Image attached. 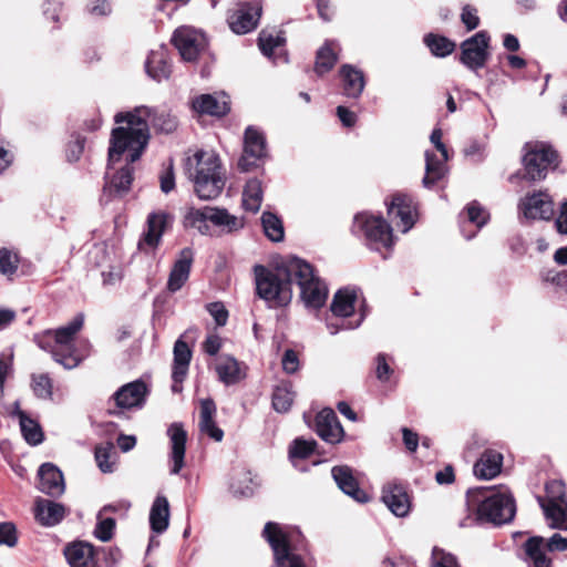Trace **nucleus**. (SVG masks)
Masks as SVG:
<instances>
[{"mask_svg": "<svg viewBox=\"0 0 567 567\" xmlns=\"http://www.w3.org/2000/svg\"><path fill=\"white\" fill-rule=\"evenodd\" d=\"M117 124L110 138V161L115 163L124 152L131 162L140 159L150 140V122L159 131L172 133L177 127L176 116L171 112H155L147 106H137L114 116Z\"/></svg>", "mask_w": 567, "mask_h": 567, "instance_id": "f257e3e1", "label": "nucleus"}, {"mask_svg": "<svg viewBox=\"0 0 567 567\" xmlns=\"http://www.w3.org/2000/svg\"><path fill=\"white\" fill-rule=\"evenodd\" d=\"M83 322V315H78L66 326L37 336L35 342L41 349L51 352L54 361L63 368L69 370L76 368L89 354L87 342L84 340L75 342L74 339Z\"/></svg>", "mask_w": 567, "mask_h": 567, "instance_id": "f03ea898", "label": "nucleus"}, {"mask_svg": "<svg viewBox=\"0 0 567 567\" xmlns=\"http://www.w3.org/2000/svg\"><path fill=\"white\" fill-rule=\"evenodd\" d=\"M466 504L470 511L475 512L476 517L462 520L461 527H467L474 520L502 525L511 522L516 512L514 498L505 489L470 488L466 493Z\"/></svg>", "mask_w": 567, "mask_h": 567, "instance_id": "7ed1b4c3", "label": "nucleus"}, {"mask_svg": "<svg viewBox=\"0 0 567 567\" xmlns=\"http://www.w3.org/2000/svg\"><path fill=\"white\" fill-rule=\"evenodd\" d=\"M257 296L265 300L270 308L285 307L292 299V271L290 259L285 266L276 269L262 265L254 267Z\"/></svg>", "mask_w": 567, "mask_h": 567, "instance_id": "20e7f679", "label": "nucleus"}, {"mask_svg": "<svg viewBox=\"0 0 567 567\" xmlns=\"http://www.w3.org/2000/svg\"><path fill=\"white\" fill-rule=\"evenodd\" d=\"M188 173L200 199L218 197L225 186L219 157L213 152L198 151L188 158Z\"/></svg>", "mask_w": 567, "mask_h": 567, "instance_id": "39448f33", "label": "nucleus"}, {"mask_svg": "<svg viewBox=\"0 0 567 567\" xmlns=\"http://www.w3.org/2000/svg\"><path fill=\"white\" fill-rule=\"evenodd\" d=\"M262 535L271 546L277 567H306L299 553L303 548V537L299 530H287L279 524L269 522L265 525Z\"/></svg>", "mask_w": 567, "mask_h": 567, "instance_id": "423d86ee", "label": "nucleus"}, {"mask_svg": "<svg viewBox=\"0 0 567 567\" xmlns=\"http://www.w3.org/2000/svg\"><path fill=\"white\" fill-rule=\"evenodd\" d=\"M359 290L353 287L339 289L332 299L330 309L336 317V321L329 320L327 328L331 334L340 330H351L358 328L364 319V312L355 313Z\"/></svg>", "mask_w": 567, "mask_h": 567, "instance_id": "0eeeda50", "label": "nucleus"}, {"mask_svg": "<svg viewBox=\"0 0 567 567\" xmlns=\"http://www.w3.org/2000/svg\"><path fill=\"white\" fill-rule=\"evenodd\" d=\"M290 270L292 278L297 280L300 288V296L307 308L318 309L322 307L328 297V288L315 274V270L307 261L293 257L290 258Z\"/></svg>", "mask_w": 567, "mask_h": 567, "instance_id": "6e6552de", "label": "nucleus"}, {"mask_svg": "<svg viewBox=\"0 0 567 567\" xmlns=\"http://www.w3.org/2000/svg\"><path fill=\"white\" fill-rule=\"evenodd\" d=\"M353 233L363 236L367 245L374 250L391 249L393 246L392 228L382 218L367 213L354 217Z\"/></svg>", "mask_w": 567, "mask_h": 567, "instance_id": "1a4fd4ad", "label": "nucleus"}, {"mask_svg": "<svg viewBox=\"0 0 567 567\" xmlns=\"http://www.w3.org/2000/svg\"><path fill=\"white\" fill-rule=\"evenodd\" d=\"M186 224L205 233L206 221L226 233H233L244 227V219L228 213L225 208L205 206L203 208H189L185 215Z\"/></svg>", "mask_w": 567, "mask_h": 567, "instance_id": "9d476101", "label": "nucleus"}, {"mask_svg": "<svg viewBox=\"0 0 567 567\" xmlns=\"http://www.w3.org/2000/svg\"><path fill=\"white\" fill-rule=\"evenodd\" d=\"M546 495L537 501L543 508L548 525L556 529H567L566 488L561 481L554 480L545 486Z\"/></svg>", "mask_w": 567, "mask_h": 567, "instance_id": "9b49d317", "label": "nucleus"}, {"mask_svg": "<svg viewBox=\"0 0 567 567\" xmlns=\"http://www.w3.org/2000/svg\"><path fill=\"white\" fill-rule=\"evenodd\" d=\"M132 163L127 151L115 163H111L109 159L107 182L104 187L105 194L122 196L130 190L133 181Z\"/></svg>", "mask_w": 567, "mask_h": 567, "instance_id": "f8f14e48", "label": "nucleus"}, {"mask_svg": "<svg viewBox=\"0 0 567 567\" xmlns=\"http://www.w3.org/2000/svg\"><path fill=\"white\" fill-rule=\"evenodd\" d=\"M556 153L544 144L535 145L523 157L525 178L540 181L546 177L548 167L555 162Z\"/></svg>", "mask_w": 567, "mask_h": 567, "instance_id": "ddd939ff", "label": "nucleus"}, {"mask_svg": "<svg viewBox=\"0 0 567 567\" xmlns=\"http://www.w3.org/2000/svg\"><path fill=\"white\" fill-rule=\"evenodd\" d=\"M172 41L182 59L188 62L195 61L207 45L204 33L190 27L176 29Z\"/></svg>", "mask_w": 567, "mask_h": 567, "instance_id": "4468645a", "label": "nucleus"}, {"mask_svg": "<svg viewBox=\"0 0 567 567\" xmlns=\"http://www.w3.org/2000/svg\"><path fill=\"white\" fill-rule=\"evenodd\" d=\"M489 37L486 31H480L461 44L460 61L470 70L483 68L488 59Z\"/></svg>", "mask_w": 567, "mask_h": 567, "instance_id": "2eb2a0df", "label": "nucleus"}, {"mask_svg": "<svg viewBox=\"0 0 567 567\" xmlns=\"http://www.w3.org/2000/svg\"><path fill=\"white\" fill-rule=\"evenodd\" d=\"M196 329H188L186 330L175 342L174 349H173V369H172V379H173V385L172 390L174 392H181L182 390V382L185 380L187 373L189 363L192 360V350L188 347L185 339L190 338L192 334H196Z\"/></svg>", "mask_w": 567, "mask_h": 567, "instance_id": "dca6fc26", "label": "nucleus"}, {"mask_svg": "<svg viewBox=\"0 0 567 567\" xmlns=\"http://www.w3.org/2000/svg\"><path fill=\"white\" fill-rule=\"evenodd\" d=\"M266 155L267 148L264 134L254 126H248L245 131L244 153L239 158L238 166L241 171L248 172L256 167L258 162L266 157Z\"/></svg>", "mask_w": 567, "mask_h": 567, "instance_id": "f3484780", "label": "nucleus"}, {"mask_svg": "<svg viewBox=\"0 0 567 567\" xmlns=\"http://www.w3.org/2000/svg\"><path fill=\"white\" fill-rule=\"evenodd\" d=\"M388 205V215L395 226L402 231H409L416 217V209L413 199L404 194H395Z\"/></svg>", "mask_w": 567, "mask_h": 567, "instance_id": "a211bd4d", "label": "nucleus"}, {"mask_svg": "<svg viewBox=\"0 0 567 567\" xmlns=\"http://www.w3.org/2000/svg\"><path fill=\"white\" fill-rule=\"evenodd\" d=\"M166 433L169 439V473L177 475L185 466L187 432L182 423H172Z\"/></svg>", "mask_w": 567, "mask_h": 567, "instance_id": "6ab92c4d", "label": "nucleus"}, {"mask_svg": "<svg viewBox=\"0 0 567 567\" xmlns=\"http://www.w3.org/2000/svg\"><path fill=\"white\" fill-rule=\"evenodd\" d=\"M518 208L526 219L549 220L554 215V203L545 192L527 195L520 200Z\"/></svg>", "mask_w": 567, "mask_h": 567, "instance_id": "aec40b11", "label": "nucleus"}, {"mask_svg": "<svg viewBox=\"0 0 567 567\" xmlns=\"http://www.w3.org/2000/svg\"><path fill=\"white\" fill-rule=\"evenodd\" d=\"M260 14L259 4L244 3L228 16V24L235 33L246 34L257 27Z\"/></svg>", "mask_w": 567, "mask_h": 567, "instance_id": "412c9836", "label": "nucleus"}, {"mask_svg": "<svg viewBox=\"0 0 567 567\" xmlns=\"http://www.w3.org/2000/svg\"><path fill=\"white\" fill-rule=\"evenodd\" d=\"M316 432L327 443L338 444L344 436L336 413L331 409H323L316 417Z\"/></svg>", "mask_w": 567, "mask_h": 567, "instance_id": "4be33fe9", "label": "nucleus"}, {"mask_svg": "<svg viewBox=\"0 0 567 567\" xmlns=\"http://www.w3.org/2000/svg\"><path fill=\"white\" fill-rule=\"evenodd\" d=\"M332 477L338 487L358 503H367L369 495L359 487L352 470L347 465L334 466L331 470Z\"/></svg>", "mask_w": 567, "mask_h": 567, "instance_id": "5701e85b", "label": "nucleus"}, {"mask_svg": "<svg viewBox=\"0 0 567 567\" xmlns=\"http://www.w3.org/2000/svg\"><path fill=\"white\" fill-rule=\"evenodd\" d=\"M147 393L146 384L136 380L124 384L114 394L113 399L120 409H133L142 406Z\"/></svg>", "mask_w": 567, "mask_h": 567, "instance_id": "b1692460", "label": "nucleus"}, {"mask_svg": "<svg viewBox=\"0 0 567 567\" xmlns=\"http://www.w3.org/2000/svg\"><path fill=\"white\" fill-rule=\"evenodd\" d=\"M38 488L50 496H60L64 493L65 485L62 472L51 463H44L38 471Z\"/></svg>", "mask_w": 567, "mask_h": 567, "instance_id": "393cba45", "label": "nucleus"}, {"mask_svg": "<svg viewBox=\"0 0 567 567\" xmlns=\"http://www.w3.org/2000/svg\"><path fill=\"white\" fill-rule=\"evenodd\" d=\"M193 260L194 254L190 248H184L179 252L167 281V289L171 292L178 291L188 280Z\"/></svg>", "mask_w": 567, "mask_h": 567, "instance_id": "a878e982", "label": "nucleus"}, {"mask_svg": "<svg viewBox=\"0 0 567 567\" xmlns=\"http://www.w3.org/2000/svg\"><path fill=\"white\" fill-rule=\"evenodd\" d=\"M33 513L35 520L40 525L52 527L63 519L65 508L62 504L42 497H37L34 501Z\"/></svg>", "mask_w": 567, "mask_h": 567, "instance_id": "bb28decb", "label": "nucleus"}, {"mask_svg": "<svg viewBox=\"0 0 567 567\" xmlns=\"http://www.w3.org/2000/svg\"><path fill=\"white\" fill-rule=\"evenodd\" d=\"M64 556L70 567H99L94 547L85 542H74L64 548Z\"/></svg>", "mask_w": 567, "mask_h": 567, "instance_id": "cd10ccee", "label": "nucleus"}, {"mask_svg": "<svg viewBox=\"0 0 567 567\" xmlns=\"http://www.w3.org/2000/svg\"><path fill=\"white\" fill-rule=\"evenodd\" d=\"M216 414V405L212 399L200 400L199 410V431L202 434L207 435L216 442H220L224 437V432L217 426L214 417Z\"/></svg>", "mask_w": 567, "mask_h": 567, "instance_id": "c85d7f7f", "label": "nucleus"}, {"mask_svg": "<svg viewBox=\"0 0 567 567\" xmlns=\"http://www.w3.org/2000/svg\"><path fill=\"white\" fill-rule=\"evenodd\" d=\"M193 109L198 113L223 116L229 112V99L226 94H202L193 101Z\"/></svg>", "mask_w": 567, "mask_h": 567, "instance_id": "c756f323", "label": "nucleus"}, {"mask_svg": "<svg viewBox=\"0 0 567 567\" xmlns=\"http://www.w3.org/2000/svg\"><path fill=\"white\" fill-rule=\"evenodd\" d=\"M215 371L220 382L233 385L240 382L246 373L245 369L234 357L221 355L217 359Z\"/></svg>", "mask_w": 567, "mask_h": 567, "instance_id": "7c9ffc66", "label": "nucleus"}, {"mask_svg": "<svg viewBox=\"0 0 567 567\" xmlns=\"http://www.w3.org/2000/svg\"><path fill=\"white\" fill-rule=\"evenodd\" d=\"M382 501L398 517H404L410 511V499L402 486L389 485L383 488Z\"/></svg>", "mask_w": 567, "mask_h": 567, "instance_id": "2f4dec72", "label": "nucleus"}, {"mask_svg": "<svg viewBox=\"0 0 567 567\" xmlns=\"http://www.w3.org/2000/svg\"><path fill=\"white\" fill-rule=\"evenodd\" d=\"M145 69L155 81L167 80L172 72L167 50L164 47L153 50L147 56Z\"/></svg>", "mask_w": 567, "mask_h": 567, "instance_id": "473e14b6", "label": "nucleus"}, {"mask_svg": "<svg viewBox=\"0 0 567 567\" xmlns=\"http://www.w3.org/2000/svg\"><path fill=\"white\" fill-rule=\"evenodd\" d=\"M503 455L496 451L487 450L474 464V474L481 480H492L502 470Z\"/></svg>", "mask_w": 567, "mask_h": 567, "instance_id": "72a5a7b5", "label": "nucleus"}, {"mask_svg": "<svg viewBox=\"0 0 567 567\" xmlns=\"http://www.w3.org/2000/svg\"><path fill=\"white\" fill-rule=\"evenodd\" d=\"M169 220L171 216L165 212L151 213L147 217V230L140 246L147 245L155 248L159 244Z\"/></svg>", "mask_w": 567, "mask_h": 567, "instance_id": "f704fd0d", "label": "nucleus"}, {"mask_svg": "<svg viewBox=\"0 0 567 567\" xmlns=\"http://www.w3.org/2000/svg\"><path fill=\"white\" fill-rule=\"evenodd\" d=\"M340 76L344 95L353 99L359 97L365 85L362 71L350 64H344L340 69Z\"/></svg>", "mask_w": 567, "mask_h": 567, "instance_id": "c9c22d12", "label": "nucleus"}, {"mask_svg": "<svg viewBox=\"0 0 567 567\" xmlns=\"http://www.w3.org/2000/svg\"><path fill=\"white\" fill-rule=\"evenodd\" d=\"M169 505L165 496H157L151 507L150 524L155 533H163L168 527Z\"/></svg>", "mask_w": 567, "mask_h": 567, "instance_id": "e433bc0d", "label": "nucleus"}, {"mask_svg": "<svg viewBox=\"0 0 567 567\" xmlns=\"http://www.w3.org/2000/svg\"><path fill=\"white\" fill-rule=\"evenodd\" d=\"M260 482L257 475L250 471L241 470L237 472L230 484V489L235 495L249 497L255 494Z\"/></svg>", "mask_w": 567, "mask_h": 567, "instance_id": "4c0bfd02", "label": "nucleus"}, {"mask_svg": "<svg viewBox=\"0 0 567 567\" xmlns=\"http://www.w3.org/2000/svg\"><path fill=\"white\" fill-rule=\"evenodd\" d=\"M425 176L423 185L432 187L437 181L444 177L446 173L445 162L443 157L439 158L434 153L425 152Z\"/></svg>", "mask_w": 567, "mask_h": 567, "instance_id": "58836bf2", "label": "nucleus"}, {"mask_svg": "<svg viewBox=\"0 0 567 567\" xmlns=\"http://www.w3.org/2000/svg\"><path fill=\"white\" fill-rule=\"evenodd\" d=\"M262 202L261 182L257 178H251L247 182L243 193V205L246 210L256 213L259 210Z\"/></svg>", "mask_w": 567, "mask_h": 567, "instance_id": "ea45409f", "label": "nucleus"}, {"mask_svg": "<svg viewBox=\"0 0 567 567\" xmlns=\"http://www.w3.org/2000/svg\"><path fill=\"white\" fill-rule=\"evenodd\" d=\"M543 537H532L525 543V553L533 567H549L550 560L543 550Z\"/></svg>", "mask_w": 567, "mask_h": 567, "instance_id": "a19ab883", "label": "nucleus"}, {"mask_svg": "<svg viewBox=\"0 0 567 567\" xmlns=\"http://www.w3.org/2000/svg\"><path fill=\"white\" fill-rule=\"evenodd\" d=\"M295 393L289 382L278 384L272 393V408L279 413H286L292 405Z\"/></svg>", "mask_w": 567, "mask_h": 567, "instance_id": "79ce46f5", "label": "nucleus"}, {"mask_svg": "<svg viewBox=\"0 0 567 567\" xmlns=\"http://www.w3.org/2000/svg\"><path fill=\"white\" fill-rule=\"evenodd\" d=\"M261 225L265 235L271 241L279 243L284 240V225L281 219L277 215L270 212H264L261 215Z\"/></svg>", "mask_w": 567, "mask_h": 567, "instance_id": "37998d69", "label": "nucleus"}, {"mask_svg": "<svg viewBox=\"0 0 567 567\" xmlns=\"http://www.w3.org/2000/svg\"><path fill=\"white\" fill-rule=\"evenodd\" d=\"M424 43L431 53L437 58H445L455 50V43L450 39L430 33L424 37Z\"/></svg>", "mask_w": 567, "mask_h": 567, "instance_id": "c03bdc74", "label": "nucleus"}, {"mask_svg": "<svg viewBox=\"0 0 567 567\" xmlns=\"http://www.w3.org/2000/svg\"><path fill=\"white\" fill-rule=\"evenodd\" d=\"M331 44L332 43L327 42L317 52L315 71L319 75L329 72L338 60V56L331 48Z\"/></svg>", "mask_w": 567, "mask_h": 567, "instance_id": "a18cd8bd", "label": "nucleus"}, {"mask_svg": "<svg viewBox=\"0 0 567 567\" xmlns=\"http://www.w3.org/2000/svg\"><path fill=\"white\" fill-rule=\"evenodd\" d=\"M20 424V430L22 433L23 439L27 441L30 445H38L42 443L43 441V432L40 426V424L31 419V417H23Z\"/></svg>", "mask_w": 567, "mask_h": 567, "instance_id": "49530a36", "label": "nucleus"}, {"mask_svg": "<svg viewBox=\"0 0 567 567\" xmlns=\"http://www.w3.org/2000/svg\"><path fill=\"white\" fill-rule=\"evenodd\" d=\"M285 38L280 33L262 30L259 34L258 44L261 52L270 56L271 53L284 45Z\"/></svg>", "mask_w": 567, "mask_h": 567, "instance_id": "de8ad7c7", "label": "nucleus"}, {"mask_svg": "<svg viewBox=\"0 0 567 567\" xmlns=\"http://www.w3.org/2000/svg\"><path fill=\"white\" fill-rule=\"evenodd\" d=\"M31 385L33 393L39 399L49 400L52 398V381L48 374H33Z\"/></svg>", "mask_w": 567, "mask_h": 567, "instance_id": "09e8293b", "label": "nucleus"}, {"mask_svg": "<svg viewBox=\"0 0 567 567\" xmlns=\"http://www.w3.org/2000/svg\"><path fill=\"white\" fill-rule=\"evenodd\" d=\"M317 443L313 440L296 439L289 447L290 458H307L315 451Z\"/></svg>", "mask_w": 567, "mask_h": 567, "instance_id": "8fccbe9b", "label": "nucleus"}, {"mask_svg": "<svg viewBox=\"0 0 567 567\" xmlns=\"http://www.w3.org/2000/svg\"><path fill=\"white\" fill-rule=\"evenodd\" d=\"M97 523L94 529V535L101 542H109L113 537L115 528V520L111 517H105L97 514Z\"/></svg>", "mask_w": 567, "mask_h": 567, "instance_id": "3c124183", "label": "nucleus"}, {"mask_svg": "<svg viewBox=\"0 0 567 567\" xmlns=\"http://www.w3.org/2000/svg\"><path fill=\"white\" fill-rule=\"evenodd\" d=\"M113 451V444L106 443L95 449V460L99 468L103 473H111L114 468V463L111 461V453Z\"/></svg>", "mask_w": 567, "mask_h": 567, "instance_id": "603ef678", "label": "nucleus"}, {"mask_svg": "<svg viewBox=\"0 0 567 567\" xmlns=\"http://www.w3.org/2000/svg\"><path fill=\"white\" fill-rule=\"evenodd\" d=\"M488 213L481 207L476 202H473L466 207L467 221L475 225L477 229L482 228L488 220Z\"/></svg>", "mask_w": 567, "mask_h": 567, "instance_id": "864d4df0", "label": "nucleus"}, {"mask_svg": "<svg viewBox=\"0 0 567 567\" xmlns=\"http://www.w3.org/2000/svg\"><path fill=\"white\" fill-rule=\"evenodd\" d=\"M17 526L12 522L0 523V546L13 548L18 544Z\"/></svg>", "mask_w": 567, "mask_h": 567, "instance_id": "5fc2aeb1", "label": "nucleus"}, {"mask_svg": "<svg viewBox=\"0 0 567 567\" xmlns=\"http://www.w3.org/2000/svg\"><path fill=\"white\" fill-rule=\"evenodd\" d=\"M431 565L432 567H460L455 556L437 547L432 550Z\"/></svg>", "mask_w": 567, "mask_h": 567, "instance_id": "6e6d98bb", "label": "nucleus"}, {"mask_svg": "<svg viewBox=\"0 0 567 567\" xmlns=\"http://www.w3.org/2000/svg\"><path fill=\"white\" fill-rule=\"evenodd\" d=\"M18 268V256L6 249H0V272L3 275H11Z\"/></svg>", "mask_w": 567, "mask_h": 567, "instance_id": "4d7b16f0", "label": "nucleus"}, {"mask_svg": "<svg viewBox=\"0 0 567 567\" xmlns=\"http://www.w3.org/2000/svg\"><path fill=\"white\" fill-rule=\"evenodd\" d=\"M461 20L468 31L476 29L480 24L477 9L471 4L464 6L461 13Z\"/></svg>", "mask_w": 567, "mask_h": 567, "instance_id": "13d9d810", "label": "nucleus"}, {"mask_svg": "<svg viewBox=\"0 0 567 567\" xmlns=\"http://www.w3.org/2000/svg\"><path fill=\"white\" fill-rule=\"evenodd\" d=\"M85 145V138L76 135L73 141L68 144L66 158L69 162H76L81 157Z\"/></svg>", "mask_w": 567, "mask_h": 567, "instance_id": "bf43d9fd", "label": "nucleus"}, {"mask_svg": "<svg viewBox=\"0 0 567 567\" xmlns=\"http://www.w3.org/2000/svg\"><path fill=\"white\" fill-rule=\"evenodd\" d=\"M375 363H377V368H375L377 378L381 382L389 381L390 377L393 373V369L388 363L386 355L383 353L378 354V357L375 358Z\"/></svg>", "mask_w": 567, "mask_h": 567, "instance_id": "052dcab7", "label": "nucleus"}, {"mask_svg": "<svg viewBox=\"0 0 567 567\" xmlns=\"http://www.w3.org/2000/svg\"><path fill=\"white\" fill-rule=\"evenodd\" d=\"M209 315L214 318L217 326H225L228 319V311L221 302H212L207 306Z\"/></svg>", "mask_w": 567, "mask_h": 567, "instance_id": "680f3d73", "label": "nucleus"}, {"mask_svg": "<svg viewBox=\"0 0 567 567\" xmlns=\"http://www.w3.org/2000/svg\"><path fill=\"white\" fill-rule=\"evenodd\" d=\"M281 362H282V369L287 373H295L299 369L298 355L291 349H288L285 351Z\"/></svg>", "mask_w": 567, "mask_h": 567, "instance_id": "e2e57ef3", "label": "nucleus"}, {"mask_svg": "<svg viewBox=\"0 0 567 567\" xmlns=\"http://www.w3.org/2000/svg\"><path fill=\"white\" fill-rule=\"evenodd\" d=\"M159 179L161 189L163 193L167 194L175 187V177L172 163H169L166 169L162 173Z\"/></svg>", "mask_w": 567, "mask_h": 567, "instance_id": "0e129e2a", "label": "nucleus"}, {"mask_svg": "<svg viewBox=\"0 0 567 567\" xmlns=\"http://www.w3.org/2000/svg\"><path fill=\"white\" fill-rule=\"evenodd\" d=\"M89 11L93 16L104 17L111 13V6L106 0H92Z\"/></svg>", "mask_w": 567, "mask_h": 567, "instance_id": "69168bd1", "label": "nucleus"}, {"mask_svg": "<svg viewBox=\"0 0 567 567\" xmlns=\"http://www.w3.org/2000/svg\"><path fill=\"white\" fill-rule=\"evenodd\" d=\"M221 348V340L217 334H210L203 343L204 351L209 355H215Z\"/></svg>", "mask_w": 567, "mask_h": 567, "instance_id": "338daca9", "label": "nucleus"}, {"mask_svg": "<svg viewBox=\"0 0 567 567\" xmlns=\"http://www.w3.org/2000/svg\"><path fill=\"white\" fill-rule=\"evenodd\" d=\"M555 224L558 233L567 234V200L561 204Z\"/></svg>", "mask_w": 567, "mask_h": 567, "instance_id": "774afa93", "label": "nucleus"}]
</instances>
